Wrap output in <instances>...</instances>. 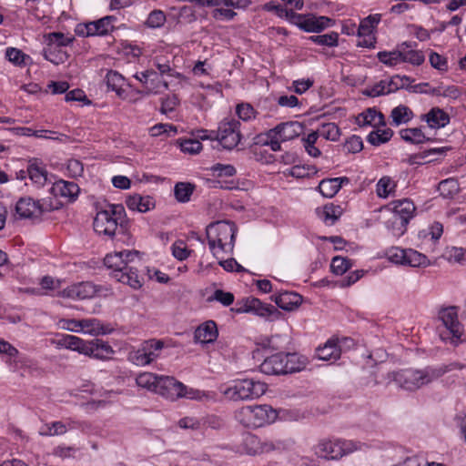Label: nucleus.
Returning a JSON list of instances; mask_svg holds the SVG:
<instances>
[{
    "label": "nucleus",
    "instance_id": "f257e3e1",
    "mask_svg": "<svg viewBox=\"0 0 466 466\" xmlns=\"http://www.w3.org/2000/svg\"><path fill=\"white\" fill-rule=\"evenodd\" d=\"M104 264L112 270L111 276L118 282L128 285L133 289H139L143 286L144 278L137 268V265H140L137 251L123 250L107 254Z\"/></svg>",
    "mask_w": 466,
    "mask_h": 466
},
{
    "label": "nucleus",
    "instance_id": "f03ea898",
    "mask_svg": "<svg viewBox=\"0 0 466 466\" xmlns=\"http://www.w3.org/2000/svg\"><path fill=\"white\" fill-rule=\"evenodd\" d=\"M451 370V365L428 366L422 370H402L388 373L390 381L396 382L406 390H416L431 383Z\"/></svg>",
    "mask_w": 466,
    "mask_h": 466
},
{
    "label": "nucleus",
    "instance_id": "7ed1b4c3",
    "mask_svg": "<svg viewBox=\"0 0 466 466\" xmlns=\"http://www.w3.org/2000/svg\"><path fill=\"white\" fill-rule=\"evenodd\" d=\"M267 11H276L279 16H286L293 25H298L300 29H325L328 27H341V29H350L356 24L352 20L337 21L328 16H316L313 14L298 15L293 11H288L272 3L264 5Z\"/></svg>",
    "mask_w": 466,
    "mask_h": 466
},
{
    "label": "nucleus",
    "instance_id": "20e7f679",
    "mask_svg": "<svg viewBox=\"0 0 466 466\" xmlns=\"http://www.w3.org/2000/svg\"><path fill=\"white\" fill-rule=\"evenodd\" d=\"M237 231L235 223L228 220L217 221L207 227L208 248L215 257L232 253Z\"/></svg>",
    "mask_w": 466,
    "mask_h": 466
},
{
    "label": "nucleus",
    "instance_id": "39448f33",
    "mask_svg": "<svg viewBox=\"0 0 466 466\" xmlns=\"http://www.w3.org/2000/svg\"><path fill=\"white\" fill-rule=\"evenodd\" d=\"M308 359L297 353L279 352L264 360L261 372L267 375H280L298 372L306 368Z\"/></svg>",
    "mask_w": 466,
    "mask_h": 466
},
{
    "label": "nucleus",
    "instance_id": "423d86ee",
    "mask_svg": "<svg viewBox=\"0 0 466 466\" xmlns=\"http://www.w3.org/2000/svg\"><path fill=\"white\" fill-rule=\"evenodd\" d=\"M361 448L360 442L351 440L323 439L314 446V453L323 459L339 460Z\"/></svg>",
    "mask_w": 466,
    "mask_h": 466
},
{
    "label": "nucleus",
    "instance_id": "0eeeda50",
    "mask_svg": "<svg viewBox=\"0 0 466 466\" xmlns=\"http://www.w3.org/2000/svg\"><path fill=\"white\" fill-rule=\"evenodd\" d=\"M237 420L247 428H259L272 423L276 410L268 405L244 406L236 412Z\"/></svg>",
    "mask_w": 466,
    "mask_h": 466
},
{
    "label": "nucleus",
    "instance_id": "6e6552de",
    "mask_svg": "<svg viewBox=\"0 0 466 466\" xmlns=\"http://www.w3.org/2000/svg\"><path fill=\"white\" fill-rule=\"evenodd\" d=\"M156 393L170 400H176L179 398L201 400L206 397L205 392L187 388L174 377L169 376L159 377Z\"/></svg>",
    "mask_w": 466,
    "mask_h": 466
},
{
    "label": "nucleus",
    "instance_id": "1a4fd4ad",
    "mask_svg": "<svg viewBox=\"0 0 466 466\" xmlns=\"http://www.w3.org/2000/svg\"><path fill=\"white\" fill-rule=\"evenodd\" d=\"M285 448L282 441L260 440L258 436L251 433L242 435L238 443L235 444L233 451L248 456H257L268 453L273 451H280Z\"/></svg>",
    "mask_w": 466,
    "mask_h": 466
},
{
    "label": "nucleus",
    "instance_id": "9d476101",
    "mask_svg": "<svg viewBox=\"0 0 466 466\" xmlns=\"http://www.w3.org/2000/svg\"><path fill=\"white\" fill-rule=\"evenodd\" d=\"M124 214L125 208L122 205H108L106 208L96 213L93 223L95 231L99 235L112 238L116 234Z\"/></svg>",
    "mask_w": 466,
    "mask_h": 466
},
{
    "label": "nucleus",
    "instance_id": "9b49d317",
    "mask_svg": "<svg viewBox=\"0 0 466 466\" xmlns=\"http://www.w3.org/2000/svg\"><path fill=\"white\" fill-rule=\"evenodd\" d=\"M267 390V384L252 379L238 380L224 390V395L231 400L257 399Z\"/></svg>",
    "mask_w": 466,
    "mask_h": 466
},
{
    "label": "nucleus",
    "instance_id": "f8f14e48",
    "mask_svg": "<svg viewBox=\"0 0 466 466\" xmlns=\"http://www.w3.org/2000/svg\"><path fill=\"white\" fill-rule=\"evenodd\" d=\"M53 209L49 200H35L30 197L20 198L15 206V214L19 218L38 219L43 214Z\"/></svg>",
    "mask_w": 466,
    "mask_h": 466
},
{
    "label": "nucleus",
    "instance_id": "ddd939ff",
    "mask_svg": "<svg viewBox=\"0 0 466 466\" xmlns=\"http://www.w3.org/2000/svg\"><path fill=\"white\" fill-rule=\"evenodd\" d=\"M239 127L240 123L236 119L220 122L218 131H216V140L225 149H233L240 141Z\"/></svg>",
    "mask_w": 466,
    "mask_h": 466
},
{
    "label": "nucleus",
    "instance_id": "4468645a",
    "mask_svg": "<svg viewBox=\"0 0 466 466\" xmlns=\"http://www.w3.org/2000/svg\"><path fill=\"white\" fill-rule=\"evenodd\" d=\"M238 313H254L265 318L268 321H275L282 316L281 312L273 305L261 302L256 298H247L243 305L236 309Z\"/></svg>",
    "mask_w": 466,
    "mask_h": 466
},
{
    "label": "nucleus",
    "instance_id": "2eb2a0df",
    "mask_svg": "<svg viewBox=\"0 0 466 466\" xmlns=\"http://www.w3.org/2000/svg\"><path fill=\"white\" fill-rule=\"evenodd\" d=\"M164 347V342L157 339H149L142 343L141 347L131 352L129 360L137 366L150 364L158 357V351Z\"/></svg>",
    "mask_w": 466,
    "mask_h": 466
},
{
    "label": "nucleus",
    "instance_id": "dca6fc26",
    "mask_svg": "<svg viewBox=\"0 0 466 466\" xmlns=\"http://www.w3.org/2000/svg\"><path fill=\"white\" fill-rule=\"evenodd\" d=\"M96 292V285L92 282L85 281L68 286L60 292V296L72 299H86L93 298Z\"/></svg>",
    "mask_w": 466,
    "mask_h": 466
},
{
    "label": "nucleus",
    "instance_id": "f3484780",
    "mask_svg": "<svg viewBox=\"0 0 466 466\" xmlns=\"http://www.w3.org/2000/svg\"><path fill=\"white\" fill-rule=\"evenodd\" d=\"M439 317L443 325L452 335V339L457 342L462 335V327L458 320V313L456 307H449L440 311Z\"/></svg>",
    "mask_w": 466,
    "mask_h": 466
},
{
    "label": "nucleus",
    "instance_id": "a211bd4d",
    "mask_svg": "<svg viewBox=\"0 0 466 466\" xmlns=\"http://www.w3.org/2000/svg\"><path fill=\"white\" fill-rule=\"evenodd\" d=\"M78 185L72 181L58 180L53 184L51 193L56 198H62L65 202H74L79 194Z\"/></svg>",
    "mask_w": 466,
    "mask_h": 466
},
{
    "label": "nucleus",
    "instance_id": "6ab92c4d",
    "mask_svg": "<svg viewBox=\"0 0 466 466\" xmlns=\"http://www.w3.org/2000/svg\"><path fill=\"white\" fill-rule=\"evenodd\" d=\"M304 127L298 121H289L280 123L274 128H271V135L279 136L284 142L292 140L300 136L303 132Z\"/></svg>",
    "mask_w": 466,
    "mask_h": 466
},
{
    "label": "nucleus",
    "instance_id": "aec40b11",
    "mask_svg": "<svg viewBox=\"0 0 466 466\" xmlns=\"http://www.w3.org/2000/svg\"><path fill=\"white\" fill-rule=\"evenodd\" d=\"M134 77L144 85L147 94L157 93L161 86L166 89L168 87L167 83L161 81L158 74L154 70L136 73Z\"/></svg>",
    "mask_w": 466,
    "mask_h": 466
},
{
    "label": "nucleus",
    "instance_id": "412c9836",
    "mask_svg": "<svg viewBox=\"0 0 466 466\" xmlns=\"http://www.w3.org/2000/svg\"><path fill=\"white\" fill-rule=\"evenodd\" d=\"M114 353L112 347L102 339H93L86 342L85 356L96 360H107Z\"/></svg>",
    "mask_w": 466,
    "mask_h": 466
},
{
    "label": "nucleus",
    "instance_id": "4be33fe9",
    "mask_svg": "<svg viewBox=\"0 0 466 466\" xmlns=\"http://www.w3.org/2000/svg\"><path fill=\"white\" fill-rule=\"evenodd\" d=\"M349 183L350 178L347 177L325 178L319 182L318 188L323 197L331 198L339 192L344 184Z\"/></svg>",
    "mask_w": 466,
    "mask_h": 466
},
{
    "label": "nucleus",
    "instance_id": "5701e85b",
    "mask_svg": "<svg viewBox=\"0 0 466 466\" xmlns=\"http://www.w3.org/2000/svg\"><path fill=\"white\" fill-rule=\"evenodd\" d=\"M340 343V340H329L323 347H319L317 350V358L330 362L336 361L341 355Z\"/></svg>",
    "mask_w": 466,
    "mask_h": 466
},
{
    "label": "nucleus",
    "instance_id": "b1692460",
    "mask_svg": "<svg viewBox=\"0 0 466 466\" xmlns=\"http://www.w3.org/2000/svg\"><path fill=\"white\" fill-rule=\"evenodd\" d=\"M218 328L214 321L209 320L200 325L195 331L194 338L197 342L206 344L216 340Z\"/></svg>",
    "mask_w": 466,
    "mask_h": 466
},
{
    "label": "nucleus",
    "instance_id": "393cba45",
    "mask_svg": "<svg viewBox=\"0 0 466 466\" xmlns=\"http://www.w3.org/2000/svg\"><path fill=\"white\" fill-rule=\"evenodd\" d=\"M401 50L402 63H410L413 66L421 65L425 56L422 52L415 50L416 43L412 42H402L400 44Z\"/></svg>",
    "mask_w": 466,
    "mask_h": 466
},
{
    "label": "nucleus",
    "instance_id": "a878e982",
    "mask_svg": "<svg viewBox=\"0 0 466 466\" xmlns=\"http://www.w3.org/2000/svg\"><path fill=\"white\" fill-rule=\"evenodd\" d=\"M390 206L391 207L393 216L399 218H405L408 223L410 219L412 218L415 206L410 199L395 200L392 201Z\"/></svg>",
    "mask_w": 466,
    "mask_h": 466
},
{
    "label": "nucleus",
    "instance_id": "bb28decb",
    "mask_svg": "<svg viewBox=\"0 0 466 466\" xmlns=\"http://www.w3.org/2000/svg\"><path fill=\"white\" fill-rule=\"evenodd\" d=\"M431 128L444 127L450 123L449 115L439 107L431 108L422 116Z\"/></svg>",
    "mask_w": 466,
    "mask_h": 466
},
{
    "label": "nucleus",
    "instance_id": "cd10ccee",
    "mask_svg": "<svg viewBox=\"0 0 466 466\" xmlns=\"http://www.w3.org/2000/svg\"><path fill=\"white\" fill-rule=\"evenodd\" d=\"M126 205L130 210L145 213L153 208L155 203L149 196L142 197L136 194L127 198Z\"/></svg>",
    "mask_w": 466,
    "mask_h": 466
},
{
    "label": "nucleus",
    "instance_id": "c85d7f7f",
    "mask_svg": "<svg viewBox=\"0 0 466 466\" xmlns=\"http://www.w3.org/2000/svg\"><path fill=\"white\" fill-rule=\"evenodd\" d=\"M302 301L300 295L295 292H282L275 297V302L280 309L288 311L297 309Z\"/></svg>",
    "mask_w": 466,
    "mask_h": 466
},
{
    "label": "nucleus",
    "instance_id": "c756f323",
    "mask_svg": "<svg viewBox=\"0 0 466 466\" xmlns=\"http://www.w3.org/2000/svg\"><path fill=\"white\" fill-rule=\"evenodd\" d=\"M356 121L359 126L376 127L384 125V116L375 108H368L357 116Z\"/></svg>",
    "mask_w": 466,
    "mask_h": 466
},
{
    "label": "nucleus",
    "instance_id": "7c9ffc66",
    "mask_svg": "<svg viewBox=\"0 0 466 466\" xmlns=\"http://www.w3.org/2000/svg\"><path fill=\"white\" fill-rule=\"evenodd\" d=\"M317 214L325 224L331 226L342 215V208L339 206L329 204L322 208H318Z\"/></svg>",
    "mask_w": 466,
    "mask_h": 466
},
{
    "label": "nucleus",
    "instance_id": "2f4dec72",
    "mask_svg": "<svg viewBox=\"0 0 466 466\" xmlns=\"http://www.w3.org/2000/svg\"><path fill=\"white\" fill-rule=\"evenodd\" d=\"M28 177L37 187H42L47 180V172L46 168L36 161L30 162L27 167Z\"/></svg>",
    "mask_w": 466,
    "mask_h": 466
},
{
    "label": "nucleus",
    "instance_id": "473e14b6",
    "mask_svg": "<svg viewBox=\"0 0 466 466\" xmlns=\"http://www.w3.org/2000/svg\"><path fill=\"white\" fill-rule=\"evenodd\" d=\"M406 254L404 266L426 268L431 265V261L428 257L415 249L406 248Z\"/></svg>",
    "mask_w": 466,
    "mask_h": 466
},
{
    "label": "nucleus",
    "instance_id": "72a5a7b5",
    "mask_svg": "<svg viewBox=\"0 0 466 466\" xmlns=\"http://www.w3.org/2000/svg\"><path fill=\"white\" fill-rule=\"evenodd\" d=\"M86 342L87 341H85L76 336L66 334L62 336L58 344L66 349L75 350L85 355Z\"/></svg>",
    "mask_w": 466,
    "mask_h": 466
},
{
    "label": "nucleus",
    "instance_id": "f704fd0d",
    "mask_svg": "<svg viewBox=\"0 0 466 466\" xmlns=\"http://www.w3.org/2000/svg\"><path fill=\"white\" fill-rule=\"evenodd\" d=\"M107 89L115 91L117 96H121L124 93L123 86L125 78L116 71L109 70L105 77Z\"/></svg>",
    "mask_w": 466,
    "mask_h": 466
},
{
    "label": "nucleus",
    "instance_id": "c9c22d12",
    "mask_svg": "<svg viewBox=\"0 0 466 466\" xmlns=\"http://www.w3.org/2000/svg\"><path fill=\"white\" fill-rule=\"evenodd\" d=\"M195 190V186L188 182H177L174 187V196L179 203H187Z\"/></svg>",
    "mask_w": 466,
    "mask_h": 466
},
{
    "label": "nucleus",
    "instance_id": "e433bc0d",
    "mask_svg": "<svg viewBox=\"0 0 466 466\" xmlns=\"http://www.w3.org/2000/svg\"><path fill=\"white\" fill-rule=\"evenodd\" d=\"M390 117L395 126L408 123L412 117V111L404 105H400L391 110Z\"/></svg>",
    "mask_w": 466,
    "mask_h": 466
},
{
    "label": "nucleus",
    "instance_id": "4c0bfd02",
    "mask_svg": "<svg viewBox=\"0 0 466 466\" xmlns=\"http://www.w3.org/2000/svg\"><path fill=\"white\" fill-rule=\"evenodd\" d=\"M159 377L160 376L151 372H143L137 377L136 382L137 385L140 388L157 392Z\"/></svg>",
    "mask_w": 466,
    "mask_h": 466
},
{
    "label": "nucleus",
    "instance_id": "58836bf2",
    "mask_svg": "<svg viewBox=\"0 0 466 466\" xmlns=\"http://www.w3.org/2000/svg\"><path fill=\"white\" fill-rule=\"evenodd\" d=\"M378 58L380 62L383 63L388 66H395L402 63L400 46L390 52L382 51L378 53Z\"/></svg>",
    "mask_w": 466,
    "mask_h": 466
},
{
    "label": "nucleus",
    "instance_id": "ea45409f",
    "mask_svg": "<svg viewBox=\"0 0 466 466\" xmlns=\"http://www.w3.org/2000/svg\"><path fill=\"white\" fill-rule=\"evenodd\" d=\"M271 129H269L265 134H260L256 137V144H261L265 146H268L272 151H280L281 150V143L284 142L279 136H273L270 134Z\"/></svg>",
    "mask_w": 466,
    "mask_h": 466
},
{
    "label": "nucleus",
    "instance_id": "a19ab883",
    "mask_svg": "<svg viewBox=\"0 0 466 466\" xmlns=\"http://www.w3.org/2000/svg\"><path fill=\"white\" fill-rule=\"evenodd\" d=\"M81 331L91 335L106 334V329L97 319H80Z\"/></svg>",
    "mask_w": 466,
    "mask_h": 466
},
{
    "label": "nucleus",
    "instance_id": "79ce46f5",
    "mask_svg": "<svg viewBox=\"0 0 466 466\" xmlns=\"http://www.w3.org/2000/svg\"><path fill=\"white\" fill-rule=\"evenodd\" d=\"M438 190L445 198H453L460 190L459 183L454 178H447L440 182Z\"/></svg>",
    "mask_w": 466,
    "mask_h": 466
},
{
    "label": "nucleus",
    "instance_id": "37998d69",
    "mask_svg": "<svg viewBox=\"0 0 466 466\" xmlns=\"http://www.w3.org/2000/svg\"><path fill=\"white\" fill-rule=\"evenodd\" d=\"M400 134L403 140L411 144H421L428 140L422 130L419 127L402 129Z\"/></svg>",
    "mask_w": 466,
    "mask_h": 466
},
{
    "label": "nucleus",
    "instance_id": "c03bdc74",
    "mask_svg": "<svg viewBox=\"0 0 466 466\" xmlns=\"http://www.w3.org/2000/svg\"><path fill=\"white\" fill-rule=\"evenodd\" d=\"M45 38L49 46L56 45L57 46H66L73 42L74 35L71 34L65 35L60 31H53L45 35Z\"/></svg>",
    "mask_w": 466,
    "mask_h": 466
},
{
    "label": "nucleus",
    "instance_id": "a18cd8bd",
    "mask_svg": "<svg viewBox=\"0 0 466 466\" xmlns=\"http://www.w3.org/2000/svg\"><path fill=\"white\" fill-rule=\"evenodd\" d=\"M408 222L405 218H399L392 215L390 218H389L386 222V227L388 230L394 237L402 236L407 230Z\"/></svg>",
    "mask_w": 466,
    "mask_h": 466
},
{
    "label": "nucleus",
    "instance_id": "49530a36",
    "mask_svg": "<svg viewBox=\"0 0 466 466\" xmlns=\"http://www.w3.org/2000/svg\"><path fill=\"white\" fill-rule=\"evenodd\" d=\"M393 136V131L390 128L377 129L370 132L367 140L373 146H380L388 142Z\"/></svg>",
    "mask_w": 466,
    "mask_h": 466
},
{
    "label": "nucleus",
    "instance_id": "de8ad7c7",
    "mask_svg": "<svg viewBox=\"0 0 466 466\" xmlns=\"http://www.w3.org/2000/svg\"><path fill=\"white\" fill-rule=\"evenodd\" d=\"M117 22V17L115 15H106L98 20L92 21L89 23L78 24L76 29H79V27L84 26L88 28L89 25H94L95 29H116L115 24Z\"/></svg>",
    "mask_w": 466,
    "mask_h": 466
},
{
    "label": "nucleus",
    "instance_id": "09e8293b",
    "mask_svg": "<svg viewBox=\"0 0 466 466\" xmlns=\"http://www.w3.org/2000/svg\"><path fill=\"white\" fill-rule=\"evenodd\" d=\"M316 132L319 133V137L330 141H337L340 137V130L335 123H325Z\"/></svg>",
    "mask_w": 466,
    "mask_h": 466
},
{
    "label": "nucleus",
    "instance_id": "8fccbe9b",
    "mask_svg": "<svg viewBox=\"0 0 466 466\" xmlns=\"http://www.w3.org/2000/svg\"><path fill=\"white\" fill-rule=\"evenodd\" d=\"M395 182L390 177H382L376 185V193L378 197L386 198L394 190Z\"/></svg>",
    "mask_w": 466,
    "mask_h": 466
},
{
    "label": "nucleus",
    "instance_id": "3c124183",
    "mask_svg": "<svg viewBox=\"0 0 466 466\" xmlns=\"http://www.w3.org/2000/svg\"><path fill=\"white\" fill-rule=\"evenodd\" d=\"M318 138L319 133L315 131L309 133L307 137L301 138L305 150L309 156L313 157H318L321 155L320 150L315 147Z\"/></svg>",
    "mask_w": 466,
    "mask_h": 466
},
{
    "label": "nucleus",
    "instance_id": "603ef678",
    "mask_svg": "<svg viewBox=\"0 0 466 466\" xmlns=\"http://www.w3.org/2000/svg\"><path fill=\"white\" fill-rule=\"evenodd\" d=\"M310 39L322 46L333 47L339 44V35L336 32L311 36Z\"/></svg>",
    "mask_w": 466,
    "mask_h": 466
},
{
    "label": "nucleus",
    "instance_id": "864d4df0",
    "mask_svg": "<svg viewBox=\"0 0 466 466\" xmlns=\"http://www.w3.org/2000/svg\"><path fill=\"white\" fill-rule=\"evenodd\" d=\"M211 418H207L206 420H199L195 417H185L178 420V426L181 429L185 430H200L202 425L206 424L207 422H209V420Z\"/></svg>",
    "mask_w": 466,
    "mask_h": 466
},
{
    "label": "nucleus",
    "instance_id": "5fc2aeb1",
    "mask_svg": "<svg viewBox=\"0 0 466 466\" xmlns=\"http://www.w3.org/2000/svg\"><path fill=\"white\" fill-rule=\"evenodd\" d=\"M351 266L350 259L337 256L332 258L330 268L334 274L343 275Z\"/></svg>",
    "mask_w": 466,
    "mask_h": 466
},
{
    "label": "nucleus",
    "instance_id": "6e6d98bb",
    "mask_svg": "<svg viewBox=\"0 0 466 466\" xmlns=\"http://www.w3.org/2000/svg\"><path fill=\"white\" fill-rule=\"evenodd\" d=\"M386 257L387 258L397 265H402L405 264V258H406V248H401L399 247H391L386 251Z\"/></svg>",
    "mask_w": 466,
    "mask_h": 466
},
{
    "label": "nucleus",
    "instance_id": "4d7b16f0",
    "mask_svg": "<svg viewBox=\"0 0 466 466\" xmlns=\"http://www.w3.org/2000/svg\"><path fill=\"white\" fill-rule=\"evenodd\" d=\"M51 423L53 436L63 435L68 430L76 429L78 426L76 421L67 420L66 421H53Z\"/></svg>",
    "mask_w": 466,
    "mask_h": 466
},
{
    "label": "nucleus",
    "instance_id": "13d9d810",
    "mask_svg": "<svg viewBox=\"0 0 466 466\" xmlns=\"http://www.w3.org/2000/svg\"><path fill=\"white\" fill-rule=\"evenodd\" d=\"M177 132L176 126L171 124H157L152 127L149 133L152 137H158L161 135H167V137L174 136Z\"/></svg>",
    "mask_w": 466,
    "mask_h": 466
},
{
    "label": "nucleus",
    "instance_id": "bf43d9fd",
    "mask_svg": "<svg viewBox=\"0 0 466 466\" xmlns=\"http://www.w3.org/2000/svg\"><path fill=\"white\" fill-rule=\"evenodd\" d=\"M357 46L362 47H374L376 43V37L374 31H357Z\"/></svg>",
    "mask_w": 466,
    "mask_h": 466
},
{
    "label": "nucleus",
    "instance_id": "052dcab7",
    "mask_svg": "<svg viewBox=\"0 0 466 466\" xmlns=\"http://www.w3.org/2000/svg\"><path fill=\"white\" fill-rule=\"evenodd\" d=\"M234 295L222 289H216L211 297L208 298V301L213 300L220 302L223 306H229L234 302Z\"/></svg>",
    "mask_w": 466,
    "mask_h": 466
},
{
    "label": "nucleus",
    "instance_id": "680f3d73",
    "mask_svg": "<svg viewBox=\"0 0 466 466\" xmlns=\"http://www.w3.org/2000/svg\"><path fill=\"white\" fill-rule=\"evenodd\" d=\"M165 22V13L161 10H154L149 14L146 25L151 28H158L163 26Z\"/></svg>",
    "mask_w": 466,
    "mask_h": 466
},
{
    "label": "nucleus",
    "instance_id": "e2e57ef3",
    "mask_svg": "<svg viewBox=\"0 0 466 466\" xmlns=\"http://www.w3.org/2000/svg\"><path fill=\"white\" fill-rule=\"evenodd\" d=\"M236 113L238 117L244 121H250L256 117V110L248 103H242L237 106Z\"/></svg>",
    "mask_w": 466,
    "mask_h": 466
},
{
    "label": "nucleus",
    "instance_id": "0e129e2a",
    "mask_svg": "<svg viewBox=\"0 0 466 466\" xmlns=\"http://www.w3.org/2000/svg\"><path fill=\"white\" fill-rule=\"evenodd\" d=\"M171 249L173 256L178 260H184L187 258L191 253V250L187 248L186 243L182 240H178L173 243Z\"/></svg>",
    "mask_w": 466,
    "mask_h": 466
},
{
    "label": "nucleus",
    "instance_id": "69168bd1",
    "mask_svg": "<svg viewBox=\"0 0 466 466\" xmlns=\"http://www.w3.org/2000/svg\"><path fill=\"white\" fill-rule=\"evenodd\" d=\"M210 170L218 177H233L237 173L235 167L229 164L217 163Z\"/></svg>",
    "mask_w": 466,
    "mask_h": 466
},
{
    "label": "nucleus",
    "instance_id": "338daca9",
    "mask_svg": "<svg viewBox=\"0 0 466 466\" xmlns=\"http://www.w3.org/2000/svg\"><path fill=\"white\" fill-rule=\"evenodd\" d=\"M5 57L15 66L25 63V55L19 49L8 47L5 51Z\"/></svg>",
    "mask_w": 466,
    "mask_h": 466
},
{
    "label": "nucleus",
    "instance_id": "774afa93",
    "mask_svg": "<svg viewBox=\"0 0 466 466\" xmlns=\"http://www.w3.org/2000/svg\"><path fill=\"white\" fill-rule=\"evenodd\" d=\"M180 148L185 153L197 154L201 150L202 145L198 139H185L180 143Z\"/></svg>",
    "mask_w": 466,
    "mask_h": 466
}]
</instances>
